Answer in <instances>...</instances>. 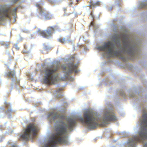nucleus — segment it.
<instances>
[{
  "instance_id": "obj_1",
  "label": "nucleus",
  "mask_w": 147,
  "mask_h": 147,
  "mask_svg": "<svg viewBox=\"0 0 147 147\" xmlns=\"http://www.w3.org/2000/svg\"><path fill=\"white\" fill-rule=\"evenodd\" d=\"M142 42L140 39L134 40L130 38L126 34L120 36L117 34H114L111 40L105 42L97 47L99 50L103 51L110 54L117 56L123 59H124L123 54L126 53L133 56L138 51Z\"/></svg>"
},
{
  "instance_id": "obj_2",
  "label": "nucleus",
  "mask_w": 147,
  "mask_h": 147,
  "mask_svg": "<svg viewBox=\"0 0 147 147\" xmlns=\"http://www.w3.org/2000/svg\"><path fill=\"white\" fill-rule=\"evenodd\" d=\"M48 117L50 120H53L56 118L58 120L55 123V129L56 131L55 133H51L49 136L48 140L46 141L43 147H53L55 145L58 143L68 144V140L67 134L70 130H73V127L76 125L75 120L69 117L66 118L68 125L61 119H64L65 117L63 115H58L57 113L51 112Z\"/></svg>"
},
{
  "instance_id": "obj_3",
  "label": "nucleus",
  "mask_w": 147,
  "mask_h": 147,
  "mask_svg": "<svg viewBox=\"0 0 147 147\" xmlns=\"http://www.w3.org/2000/svg\"><path fill=\"white\" fill-rule=\"evenodd\" d=\"M78 119L92 129H94L98 125L97 122L99 119V115L98 113L90 108L84 111V118L80 116Z\"/></svg>"
},
{
  "instance_id": "obj_4",
  "label": "nucleus",
  "mask_w": 147,
  "mask_h": 147,
  "mask_svg": "<svg viewBox=\"0 0 147 147\" xmlns=\"http://www.w3.org/2000/svg\"><path fill=\"white\" fill-rule=\"evenodd\" d=\"M141 129L138 133L139 136H135L130 139L129 144V147H135L136 142L140 139L147 140V113H144L143 115L142 119L140 120ZM144 147L147 146V142L144 143Z\"/></svg>"
},
{
  "instance_id": "obj_5",
  "label": "nucleus",
  "mask_w": 147,
  "mask_h": 147,
  "mask_svg": "<svg viewBox=\"0 0 147 147\" xmlns=\"http://www.w3.org/2000/svg\"><path fill=\"white\" fill-rule=\"evenodd\" d=\"M59 67L58 65L47 67L44 71V81L48 84H54L57 82L58 74L56 73Z\"/></svg>"
},
{
  "instance_id": "obj_6",
  "label": "nucleus",
  "mask_w": 147,
  "mask_h": 147,
  "mask_svg": "<svg viewBox=\"0 0 147 147\" xmlns=\"http://www.w3.org/2000/svg\"><path fill=\"white\" fill-rule=\"evenodd\" d=\"M37 130L36 126L34 124H30L24 130L23 134L20 135V136L24 139H29L35 136Z\"/></svg>"
},
{
  "instance_id": "obj_7",
  "label": "nucleus",
  "mask_w": 147,
  "mask_h": 147,
  "mask_svg": "<svg viewBox=\"0 0 147 147\" xmlns=\"http://www.w3.org/2000/svg\"><path fill=\"white\" fill-rule=\"evenodd\" d=\"M16 10V8L11 9L7 5H1L0 6V21H3L6 17H9V14L15 15Z\"/></svg>"
},
{
  "instance_id": "obj_8",
  "label": "nucleus",
  "mask_w": 147,
  "mask_h": 147,
  "mask_svg": "<svg viewBox=\"0 0 147 147\" xmlns=\"http://www.w3.org/2000/svg\"><path fill=\"white\" fill-rule=\"evenodd\" d=\"M113 110L111 108L106 110L104 113L103 116L101 120V122L104 124L107 123L108 121H114L116 117L114 115Z\"/></svg>"
},
{
  "instance_id": "obj_9",
  "label": "nucleus",
  "mask_w": 147,
  "mask_h": 147,
  "mask_svg": "<svg viewBox=\"0 0 147 147\" xmlns=\"http://www.w3.org/2000/svg\"><path fill=\"white\" fill-rule=\"evenodd\" d=\"M77 65H74L72 62H71L68 64L63 65L61 66V68L63 71L65 73L64 75L65 77L71 73L72 71H74L75 72H77L76 69Z\"/></svg>"
},
{
  "instance_id": "obj_10",
  "label": "nucleus",
  "mask_w": 147,
  "mask_h": 147,
  "mask_svg": "<svg viewBox=\"0 0 147 147\" xmlns=\"http://www.w3.org/2000/svg\"><path fill=\"white\" fill-rule=\"evenodd\" d=\"M40 10L39 13L40 15L43 17L45 19L48 20L53 17V16L51 13H46L42 9H40Z\"/></svg>"
},
{
  "instance_id": "obj_11",
  "label": "nucleus",
  "mask_w": 147,
  "mask_h": 147,
  "mask_svg": "<svg viewBox=\"0 0 147 147\" xmlns=\"http://www.w3.org/2000/svg\"><path fill=\"white\" fill-rule=\"evenodd\" d=\"M40 34L43 36L45 38H47L48 37L51 36V30H45L42 31L40 30H38Z\"/></svg>"
},
{
  "instance_id": "obj_12",
  "label": "nucleus",
  "mask_w": 147,
  "mask_h": 147,
  "mask_svg": "<svg viewBox=\"0 0 147 147\" xmlns=\"http://www.w3.org/2000/svg\"><path fill=\"white\" fill-rule=\"evenodd\" d=\"M58 40L60 42H61L62 43H66L67 42V41H69L70 39L69 38V36H67L66 38H64L63 39L61 38H59Z\"/></svg>"
},
{
  "instance_id": "obj_13",
  "label": "nucleus",
  "mask_w": 147,
  "mask_h": 147,
  "mask_svg": "<svg viewBox=\"0 0 147 147\" xmlns=\"http://www.w3.org/2000/svg\"><path fill=\"white\" fill-rule=\"evenodd\" d=\"M144 6L147 7V0H145L144 1L141 2L140 3L139 7L142 8Z\"/></svg>"
},
{
  "instance_id": "obj_14",
  "label": "nucleus",
  "mask_w": 147,
  "mask_h": 147,
  "mask_svg": "<svg viewBox=\"0 0 147 147\" xmlns=\"http://www.w3.org/2000/svg\"><path fill=\"white\" fill-rule=\"evenodd\" d=\"M15 71H11L8 73L7 74V76L10 77H14L15 76Z\"/></svg>"
},
{
  "instance_id": "obj_15",
  "label": "nucleus",
  "mask_w": 147,
  "mask_h": 147,
  "mask_svg": "<svg viewBox=\"0 0 147 147\" xmlns=\"http://www.w3.org/2000/svg\"><path fill=\"white\" fill-rule=\"evenodd\" d=\"M100 4L99 1H97L96 2L93 3H92V5L93 6H98Z\"/></svg>"
},
{
  "instance_id": "obj_16",
  "label": "nucleus",
  "mask_w": 147,
  "mask_h": 147,
  "mask_svg": "<svg viewBox=\"0 0 147 147\" xmlns=\"http://www.w3.org/2000/svg\"><path fill=\"white\" fill-rule=\"evenodd\" d=\"M119 113L120 115L122 116H123L124 115V112L121 110H120L119 111Z\"/></svg>"
},
{
  "instance_id": "obj_17",
  "label": "nucleus",
  "mask_w": 147,
  "mask_h": 147,
  "mask_svg": "<svg viewBox=\"0 0 147 147\" xmlns=\"http://www.w3.org/2000/svg\"><path fill=\"white\" fill-rule=\"evenodd\" d=\"M14 46L16 49H19V47L17 45V43H16L14 45Z\"/></svg>"
},
{
  "instance_id": "obj_18",
  "label": "nucleus",
  "mask_w": 147,
  "mask_h": 147,
  "mask_svg": "<svg viewBox=\"0 0 147 147\" xmlns=\"http://www.w3.org/2000/svg\"><path fill=\"white\" fill-rule=\"evenodd\" d=\"M12 109L11 108L10 109H8L7 110V112H11L12 111Z\"/></svg>"
},
{
  "instance_id": "obj_19",
  "label": "nucleus",
  "mask_w": 147,
  "mask_h": 147,
  "mask_svg": "<svg viewBox=\"0 0 147 147\" xmlns=\"http://www.w3.org/2000/svg\"><path fill=\"white\" fill-rule=\"evenodd\" d=\"M129 96L130 97H133L134 96V95L133 93H131L129 94Z\"/></svg>"
},
{
  "instance_id": "obj_20",
  "label": "nucleus",
  "mask_w": 147,
  "mask_h": 147,
  "mask_svg": "<svg viewBox=\"0 0 147 147\" xmlns=\"http://www.w3.org/2000/svg\"><path fill=\"white\" fill-rule=\"evenodd\" d=\"M49 1H50L51 3H53L56 0H49Z\"/></svg>"
},
{
  "instance_id": "obj_21",
  "label": "nucleus",
  "mask_w": 147,
  "mask_h": 147,
  "mask_svg": "<svg viewBox=\"0 0 147 147\" xmlns=\"http://www.w3.org/2000/svg\"><path fill=\"white\" fill-rule=\"evenodd\" d=\"M90 24L92 26H95V25L94 24V23L92 22H91L90 23Z\"/></svg>"
},
{
  "instance_id": "obj_22",
  "label": "nucleus",
  "mask_w": 147,
  "mask_h": 147,
  "mask_svg": "<svg viewBox=\"0 0 147 147\" xmlns=\"http://www.w3.org/2000/svg\"><path fill=\"white\" fill-rule=\"evenodd\" d=\"M11 1H12V2L13 3H14L16 2V1H17V0H11Z\"/></svg>"
},
{
  "instance_id": "obj_23",
  "label": "nucleus",
  "mask_w": 147,
  "mask_h": 147,
  "mask_svg": "<svg viewBox=\"0 0 147 147\" xmlns=\"http://www.w3.org/2000/svg\"><path fill=\"white\" fill-rule=\"evenodd\" d=\"M44 49H46V50H48L49 49V48L48 47H44Z\"/></svg>"
},
{
  "instance_id": "obj_24",
  "label": "nucleus",
  "mask_w": 147,
  "mask_h": 147,
  "mask_svg": "<svg viewBox=\"0 0 147 147\" xmlns=\"http://www.w3.org/2000/svg\"><path fill=\"white\" fill-rule=\"evenodd\" d=\"M74 78L73 77H70V78H69V80H74Z\"/></svg>"
},
{
  "instance_id": "obj_25",
  "label": "nucleus",
  "mask_w": 147,
  "mask_h": 147,
  "mask_svg": "<svg viewBox=\"0 0 147 147\" xmlns=\"http://www.w3.org/2000/svg\"><path fill=\"white\" fill-rule=\"evenodd\" d=\"M112 9V7L111 6V7H110L109 8L108 10H111Z\"/></svg>"
},
{
  "instance_id": "obj_26",
  "label": "nucleus",
  "mask_w": 147,
  "mask_h": 147,
  "mask_svg": "<svg viewBox=\"0 0 147 147\" xmlns=\"http://www.w3.org/2000/svg\"><path fill=\"white\" fill-rule=\"evenodd\" d=\"M11 147H17V146L16 145H13Z\"/></svg>"
},
{
  "instance_id": "obj_27",
  "label": "nucleus",
  "mask_w": 147,
  "mask_h": 147,
  "mask_svg": "<svg viewBox=\"0 0 147 147\" xmlns=\"http://www.w3.org/2000/svg\"><path fill=\"white\" fill-rule=\"evenodd\" d=\"M6 53L7 54H8V55H9V53L8 51V50L7 51Z\"/></svg>"
},
{
  "instance_id": "obj_28",
  "label": "nucleus",
  "mask_w": 147,
  "mask_h": 147,
  "mask_svg": "<svg viewBox=\"0 0 147 147\" xmlns=\"http://www.w3.org/2000/svg\"><path fill=\"white\" fill-rule=\"evenodd\" d=\"M36 5L37 7H38L39 8H40V5H39V4Z\"/></svg>"
},
{
  "instance_id": "obj_29",
  "label": "nucleus",
  "mask_w": 147,
  "mask_h": 147,
  "mask_svg": "<svg viewBox=\"0 0 147 147\" xmlns=\"http://www.w3.org/2000/svg\"><path fill=\"white\" fill-rule=\"evenodd\" d=\"M91 16H92V19L94 18V16L92 14H91Z\"/></svg>"
},
{
  "instance_id": "obj_30",
  "label": "nucleus",
  "mask_w": 147,
  "mask_h": 147,
  "mask_svg": "<svg viewBox=\"0 0 147 147\" xmlns=\"http://www.w3.org/2000/svg\"><path fill=\"white\" fill-rule=\"evenodd\" d=\"M11 115H9V118H11Z\"/></svg>"
},
{
  "instance_id": "obj_31",
  "label": "nucleus",
  "mask_w": 147,
  "mask_h": 147,
  "mask_svg": "<svg viewBox=\"0 0 147 147\" xmlns=\"http://www.w3.org/2000/svg\"><path fill=\"white\" fill-rule=\"evenodd\" d=\"M8 45L7 44H6V46H8Z\"/></svg>"
},
{
  "instance_id": "obj_32",
  "label": "nucleus",
  "mask_w": 147,
  "mask_h": 147,
  "mask_svg": "<svg viewBox=\"0 0 147 147\" xmlns=\"http://www.w3.org/2000/svg\"><path fill=\"white\" fill-rule=\"evenodd\" d=\"M62 78V80H63L64 78Z\"/></svg>"
},
{
  "instance_id": "obj_33",
  "label": "nucleus",
  "mask_w": 147,
  "mask_h": 147,
  "mask_svg": "<svg viewBox=\"0 0 147 147\" xmlns=\"http://www.w3.org/2000/svg\"><path fill=\"white\" fill-rule=\"evenodd\" d=\"M8 144H9V143H8Z\"/></svg>"
}]
</instances>
